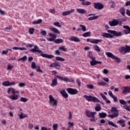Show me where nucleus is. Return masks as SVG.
I'll return each mask as SVG.
<instances>
[{
	"instance_id": "26",
	"label": "nucleus",
	"mask_w": 130,
	"mask_h": 130,
	"mask_svg": "<svg viewBox=\"0 0 130 130\" xmlns=\"http://www.w3.org/2000/svg\"><path fill=\"white\" fill-rule=\"evenodd\" d=\"M100 42H102V40L93 39L90 41V43H92L93 44H98Z\"/></svg>"
},
{
	"instance_id": "2",
	"label": "nucleus",
	"mask_w": 130,
	"mask_h": 130,
	"mask_svg": "<svg viewBox=\"0 0 130 130\" xmlns=\"http://www.w3.org/2000/svg\"><path fill=\"white\" fill-rule=\"evenodd\" d=\"M118 50L121 54H126V53L130 52V46L128 45L121 46L119 48Z\"/></svg>"
},
{
	"instance_id": "7",
	"label": "nucleus",
	"mask_w": 130,
	"mask_h": 130,
	"mask_svg": "<svg viewBox=\"0 0 130 130\" xmlns=\"http://www.w3.org/2000/svg\"><path fill=\"white\" fill-rule=\"evenodd\" d=\"M89 58L92 59V60L90 62V66H91L92 67L96 66V64H101V63H102V61L96 60V58L94 57L89 56Z\"/></svg>"
},
{
	"instance_id": "53",
	"label": "nucleus",
	"mask_w": 130,
	"mask_h": 130,
	"mask_svg": "<svg viewBox=\"0 0 130 130\" xmlns=\"http://www.w3.org/2000/svg\"><path fill=\"white\" fill-rule=\"evenodd\" d=\"M41 34H42V35H43V36H46V31L42 29L41 31Z\"/></svg>"
},
{
	"instance_id": "32",
	"label": "nucleus",
	"mask_w": 130,
	"mask_h": 130,
	"mask_svg": "<svg viewBox=\"0 0 130 130\" xmlns=\"http://www.w3.org/2000/svg\"><path fill=\"white\" fill-rule=\"evenodd\" d=\"M93 48L95 51H98V52H100V51H101L100 48L97 45H93Z\"/></svg>"
},
{
	"instance_id": "63",
	"label": "nucleus",
	"mask_w": 130,
	"mask_h": 130,
	"mask_svg": "<svg viewBox=\"0 0 130 130\" xmlns=\"http://www.w3.org/2000/svg\"><path fill=\"white\" fill-rule=\"evenodd\" d=\"M49 12L51 14H54L55 13V10L54 9H49Z\"/></svg>"
},
{
	"instance_id": "16",
	"label": "nucleus",
	"mask_w": 130,
	"mask_h": 130,
	"mask_svg": "<svg viewBox=\"0 0 130 130\" xmlns=\"http://www.w3.org/2000/svg\"><path fill=\"white\" fill-rule=\"evenodd\" d=\"M86 116H87V117H91V119H90V121L95 122L96 121V119H97V118H95L94 114H86Z\"/></svg>"
},
{
	"instance_id": "34",
	"label": "nucleus",
	"mask_w": 130,
	"mask_h": 130,
	"mask_svg": "<svg viewBox=\"0 0 130 130\" xmlns=\"http://www.w3.org/2000/svg\"><path fill=\"white\" fill-rule=\"evenodd\" d=\"M95 110L96 111H100L101 110V106H100V104H96Z\"/></svg>"
},
{
	"instance_id": "36",
	"label": "nucleus",
	"mask_w": 130,
	"mask_h": 130,
	"mask_svg": "<svg viewBox=\"0 0 130 130\" xmlns=\"http://www.w3.org/2000/svg\"><path fill=\"white\" fill-rule=\"evenodd\" d=\"M118 116V114H111L108 115V117H110L112 119L113 118H115V117H117Z\"/></svg>"
},
{
	"instance_id": "59",
	"label": "nucleus",
	"mask_w": 130,
	"mask_h": 130,
	"mask_svg": "<svg viewBox=\"0 0 130 130\" xmlns=\"http://www.w3.org/2000/svg\"><path fill=\"white\" fill-rule=\"evenodd\" d=\"M109 71L107 69H104L103 71V74H104V75H106L107 74H108Z\"/></svg>"
},
{
	"instance_id": "30",
	"label": "nucleus",
	"mask_w": 130,
	"mask_h": 130,
	"mask_svg": "<svg viewBox=\"0 0 130 130\" xmlns=\"http://www.w3.org/2000/svg\"><path fill=\"white\" fill-rule=\"evenodd\" d=\"M59 50H62V51H64V52H67L68 51V49L66 48L64 46H62L58 48Z\"/></svg>"
},
{
	"instance_id": "46",
	"label": "nucleus",
	"mask_w": 130,
	"mask_h": 130,
	"mask_svg": "<svg viewBox=\"0 0 130 130\" xmlns=\"http://www.w3.org/2000/svg\"><path fill=\"white\" fill-rule=\"evenodd\" d=\"M86 87L87 88V89H94V85H93V84H88L86 85Z\"/></svg>"
},
{
	"instance_id": "57",
	"label": "nucleus",
	"mask_w": 130,
	"mask_h": 130,
	"mask_svg": "<svg viewBox=\"0 0 130 130\" xmlns=\"http://www.w3.org/2000/svg\"><path fill=\"white\" fill-rule=\"evenodd\" d=\"M76 82L78 84V85L79 86V87H80L81 86V80H80V79L77 78L76 79Z\"/></svg>"
},
{
	"instance_id": "47",
	"label": "nucleus",
	"mask_w": 130,
	"mask_h": 130,
	"mask_svg": "<svg viewBox=\"0 0 130 130\" xmlns=\"http://www.w3.org/2000/svg\"><path fill=\"white\" fill-rule=\"evenodd\" d=\"M19 117L20 119H23V118H25V117H27V115H24V114H19Z\"/></svg>"
},
{
	"instance_id": "9",
	"label": "nucleus",
	"mask_w": 130,
	"mask_h": 130,
	"mask_svg": "<svg viewBox=\"0 0 130 130\" xmlns=\"http://www.w3.org/2000/svg\"><path fill=\"white\" fill-rule=\"evenodd\" d=\"M93 7L94 9H95L96 10H99V11H100V10L104 9V5H103V4L101 3H94L93 5Z\"/></svg>"
},
{
	"instance_id": "31",
	"label": "nucleus",
	"mask_w": 130,
	"mask_h": 130,
	"mask_svg": "<svg viewBox=\"0 0 130 130\" xmlns=\"http://www.w3.org/2000/svg\"><path fill=\"white\" fill-rule=\"evenodd\" d=\"M55 59L57 61H64V60H66V59L64 58H63L61 57H59V56H56L55 57Z\"/></svg>"
},
{
	"instance_id": "54",
	"label": "nucleus",
	"mask_w": 130,
	"mask_h": 130,
	"mask_svg": "<svg viewBox=\"0 0 130 130\" xmlns=\"http://www.w3.org/2000/svg\"><path fill=\"white\" fill-rule=\"evenodd\" d=\"M100 95H101L102 98L103 99V100H105L107 98H106V96H105V95H104V94H103V93H101Z\"/></svg>"
},
{
	"instance_id": "60",
	"label": "nucleus",
	"mask_w": 130,
	"mask_h": 130,
	"mask_svg": "<svg viewBox=\"0 0 130 130\" xmlns=\"http://www.w3.org/2000/svg\"><path fill=\"white\" fill-rule=\"evenodd\" d=\"M103 80L105 81V82H106L107 83H109V79H108V78L104 77L103 78Z\"/></svg>"
},
{
	"instance_id": "41",
	"label": "nucleus",
	"mask_w": 130,
	"mask_h": 130,
	"mask_svg": "<svg viewBox=\"0 0 130 130\" xmlns=\"http://www.w3.org/2000/svg\"><path fill=\"white\" fill-rule=\"evenodd\" d=\"M119 103L120 104H122L124 106L125 105H126V104L127 103V102H126L125 101L123 100H119Z\"/></svg>"
},
{
	"instance_id": "61",
	"label": "nucleus",
	"mask_w": 130,
	"mask_h": 130,
	"mask_svg": "<svg viewBox=\"0 0 130 130\" xmlns=\"http://www.w3.org/2000/svg\"><path fill=\"white\" fill-rule=\"evenodd\" d=\"M13 68H14V67L12 65H8V68H7V70L8 71H11V70H12V69H13Z\"/></svg>"
},
{
	"instance_id": "22",
	"label": "nucleus",
	"mask_w": 130,
	"mask_h": 130,
	"mask_svg": "<svg viewBox=\"0 0 130 130\" xmlns=\"http://www.w3.org/2000/svg\"><path fill=\"white\" fill-rule=\"evenodd\" d=\"M57 79L56 78H54V79L52 80L51 86V87H54V86H57Z\"/></svg>"
},
{
	"instance_id": "3",
	"label": "nucleus",
	"mask_w": 130,
	"mask_h": 130,
	"mask_svg": "<svg viewBox=\"0 0 130 130\" xmlns=\"http://www.w3.org/2000/svg\"><path fill=\"white\" fill-rule=\"evenodd\" d=\"M83 98H85L86 100L88 101V102H94V103H100V100L98 99L95 96H93L92 95H83Z\"/></svg>"
},
{
	"instance_id": "62",
	"label": "nucleus",
	"mask_w": 130,
	"mask_h": 130,
	"mask_svg": "<svg viewBox=\"0 0 130 130\" xmlns=\"http://www.w3.org/2000/svg\"><path fill=\"white\" fill-rule=\"evenodd\" d=\"M18 86L20 87H24V86H26V84L24 83H20L18 84Z\"/></svg>"
},
{
	"instance_id": "23",
	"label": "nucleus",
	"mask_w": 130,
	"mask_h": 130,
	"mask_svg": "<svg viewBox=\"0 0 130 130\" xmlns=\"http://www.w3.org/2000/svg\"><path fill=\"white\" fill-rule=\"evenodd\" d=\"M117 123H119L122 127H124L125 126V120L123 119L118 121Z\"/></svg>"
},
{
	"instance_id": "51",
	"label": "nucleus",
	"mask_w": 130,
	"mask_h": 130,
	"mask_svg": "<svg viewBox=\"0 0 130 130\" xmlns=\"http://www.w3.org/2000/svg\"><path fill=\"white\" fill-rule=\"evenodd\" d=\"M98 85H99V86H105L106 83L105 82L102 81V82H98Z\"/></svg>"
},
{
	"instance_id": "19",
	"label": "nucleus",
	"mask_w": 130,
	"mask_h": 130,
	"mask_svg": "<svg viewBox=\"0 0 130 130\" xmlns=\"http://www.w3.org/2000/svg\"><path fill=\"white\" fill-rule=\"evenodd\" d=\"M111 111L112 112V113H114V114H118L119 110H117L116 107H112Z\"/></svg>"
},
{
	"instance_id": "14",
	"label": "nucleus",
	"mask_w": 130,
	"mask_h": 130,
	"mask_svg": "<svg viewBox=\"0 0 130 130\" xmlns=\"http://www.w3.org/2000/svg\"><path fill=\"white\" fill-rule=\"evenodd\" d=\"M75 12V9H71V10H69L67 11H64L62 13V16H68L70 15V14H73V13Z\"/></svg>"
},
{
	"instance_id": "10",
	"label": "nucleus",
	"mask_w": 130,
	"mask_h": 130,
	"mask_svg": "<svg viewBox=\"0 0 130 130\" xmlns=\"http://www.w3.org/2000/svg\"><path fill=\"white\" fill-rule=\"evenodd\" d=\"M2 85L3 86H4V87H9V86L16 85V82H10L9 81H5L2 83Z\"/></svg>"
},
{
	"instance_id": "43",
	"label": "nucleus",
	"mask_w": 130,
	"mask_h": 130,
	"mask_svg": "<svg viewBox=\"0 0 130 130\" xmlns=\"http://www.w3.org/2000/svg\"><path fill=\"white\" fill-rule=\"evenodd\" d=\"M20 60H22V61H26L27 60V56H24L21 58L18 59V61Z\"/></svg>"
},
{
	"instance_id": "56",
	"label": "nucleus",
	"mask_w": 130,
	"mask_h": 130,
	"mask_svg": "<svg viewBox=\"0 0 130 130\" xmlns=\"http://www.w3.org/2000/svg\"><path fill=\"white\" fill-rule=\"evenodd\" d=\"M36 71H37V72H38L39 73H43V71H42L41 69H40V67H38V68H36Z\"/></svg>"
},
{
	"instance_id": "38",
	"label": "nucleus",
	"mask_w": 130,
	"mask_h": 130,
	"mask_svg": "<svg viewBox=\"0 0 130 130\" xmlns=\"http://www.w3.org/2000/svg\"><path fill=\"white\" fill-rule=\"evenodd\" d=\"M79 27L81 28V30H82L83 32H86V31H87V28H86V26L85 25L80 24L79 25Z\"/></svg>"
},
{
	"instance_id": "35",
	"label": "nucleus",
	"mask_w": 130,
	"mask_h": 130,
	"mask_svg": "<svg viewBox=\"0 0 130 130\" xmlns=\"http://www.w3.org/2000/svg\"><path fill=\"white\" fill-rule=\"evenodd\" d=\"M99 18V16H92L88 18L89 21H93V20H96Z\"/></svg>"
},
{
	"instance_id": "18",
	"label": "nucleus",
	"mask_w": 130,
	"mask_h": 130,
	"mask_svg": "<svg viewBox=\"0 0 130 130\" xmlns=\"http://www.w3.org/2000/svg\"><path fill=\"white\" fill-rule=\"evenodd\" d=\"M56 78H57L59 80L61 81H64V82H69V78L67 77L63 78V77H61L60 76L57 75Z\"/></svg>"
},
{
	"instance_id": "64",
	"label": "nucleus",
	"mask_w": 130,
	"mask_h": 130,
	"mask_svg": "<svg viewBox=\"0 0 130 130\" xmlns=\"http://www.w3.org/2000/svg\"><path fill=\"white\" fill-rule=\"evenodd\" d=\"M8 53L7 50L6 51L3 50L2 53V55H5V54H7Z\"/></svg>"
},
{
	"instance_id": "58",
	"label": "nucleus",
	"mask_w": 130,
	"mask_h": 130,
	"mask_svg": "<svg viewBox=\"0 0 130 130\" xmlns=\"http://www.w3.org/2000/svg\"><path fill=\"white\" fill-rule=\"evenodd\" d=\"M41 130H51V128H47L45 126H43L41 127Z\"/></svg>"
},
{
	"instance_id": "50",
	"label": "nucleus",
	"mask_w": 130,
	"mask_h": 130,
	"mask_svg": "<svg viewBox=\"0 0 130 130\" xmlns=\"http://www.w3.org/2000/svg\"><path fill=\"white\" fill-rule=\"evenodd\" d=\"M57 128H58V125L57 124H54L53 125V129L57 130Z\"/></svg>"
},
{
	"instance_id": "5",
	"label": "nucleus",
	"mask_w": 130,
	"mask_h": 130,
	"mask_svg": "<svg viewBox=\"0 0 130 130\" xmlns=\"http://www.w3.org/2000/svg\"><path fill=\"white\" fill-rule=\"evenodd\" d=\"M49 103L51 106H57V100L54 99V98H53V96H52V95H49Z\"/></svg>"
},
{
	"instance_id": "15",
	"label": "nucleus",
	"mask_w": 130,
	"mask_h": 130,
	"mask_svg": "<svg viewBox=\"0 0 130 130\" xmlns=\"http://www.w3.org/2000/svg\"><path fill=\"white\" fill-rule=\"evenodd\" d=\"M41 56H42V57H46V58H53V57H54L53 55H49L45 53H42Z\"/></svg>"
},
{
	"instance_id": "4",
	"label": "nucleus",
	"mask_w": 130,
	"mask_h": 130,
	"mask_svg": "<svg viewBox=\"0 0 130 130\" xmlns=\"http://www.w3.org/2000/svg\"><path fill=\"white\" fill-rule=\"evenodd\" d=\"M106 55L108 56V57H110V58H112V59H114L117 63H119L121 61V59L120 58H118V57L115 56L111 52H106Z\"/></svg>"
},
{
	"instance_id": "52",
	"label": "nucleus",
	"mask_w": 130,
	"mask_h": 130,
	"mask_svg": "<svg viewBox=\"0 0 130 130\" xmlns=\"http://www.w3.org/2000/svg\"><path fill=\"white\" fill-rule=\"evenodd\" d=\"M31 68H32L34 70L36 69V63L35 62H32L31 63Z\"/></svg>"
},
{
	"instance_id": "39",
	"label": "nucleus",
	"mask_w": 130,
	"mask_h": 130,
	"mask_svg": "<svg viewBox=\"0 0 130 130\" xmlns=\"http://www.w3.org/2000/svg\"><path fill=\"white\" fill-rule=\"evenodd\" d=\"M41 23H42V19H38L37 21H34L32 22V24H40Z\"/></svg>"
},
{
	"instance_id": "21",
	"label": "nucleus",
	"mask_w": 130,
	"mask_h": 130,
	"mask_svg": "<svg viewBox=\"0 0 130 130\" xmlns=\"http://www.w3.org/2000/svg\"><path fill=\"white\" fill-rule=\"evenodd\" d=\"M60 94L62 95V96H63V97H64V98H68V97H69V94H68L67 93V92L66 91V90L64 89L61 90L60 91Z\"/></svg>"
},
{
	"instance_id": "8",
	"label": "nucleus",
	"mask_w": 130,
	"mask_h": 130,
	"mask_svg": "<svg viewBox=\"0 0 130 130\" xmlns=\"http://www.w3.org/2000/svg\"><path fill=\"white\" fill-rule=\"evenodd\" d=\"M67 91L70 95H76L79 93L78 90L72 88H68L67 89Z\"/></svg>"
},
{
	"instance_id": "11",
	"label": "nucleus",
	"mask_w": 130,
	"mask_h": 130,
	"mask_svg": "<svg viewBox=\"0 0 130 130\" xmlns=\"http://www.w3.org/2000/svg\"><path fill=\"white\" fill-rule=\"evenodd\" d=\"M29 51L31 52H38V53H42V51L39 49V47L37 45H35L33 49H30Z\"/></svg>"
},
{
	"instance_id": "45",
	"label": "nucleus",
	"mask_w": 130,
	"mask_h": 130,
	"mask_svg": "<svg viewBox=\"0 0 130 130\" xmlns=\"http://www.w3.org/2000/svg\"><path fill=\"white\" fill-rule=\"evenodd\" d=\"M20 101L21 102H27V101H28V99L26 98L21 97L20 98Z\"/></svg>"
},
{
	"instance_id": "13",
	"label": "nucleus",
	"mask_w": 130,
	"mask_h": 130,
	"mask_svg": "<svg viewBox=\"0 0 130 130\" xmlns=\"http://www.w3.org/2000/svg\"><path fill=\"white\" fill-rule=\"evenodd\" d=\"M122 89H123L122 93V94H124V95H125L127 93H130V87H122Z\"/></svg>"
},
{
	"instance_id": "25",
	"label": "nucleus",
	"mask_w": 130,
	"mask_h": 130,
	"mask_svg": "<svg viewBox=\"0 0 130 130\" xmlns=\"http://www.w3.org/2000/svg\"><path fill=\"white\" fill-rule=\"evenodd\" d=\"M76 11L77 13H78V14H84L87 13V11L83 9H77Z\"/></svg>"
},
{
	"instance_id": "20",
	"label": "nucleus",
	"mask_w": 130,
	"mask_h": 130,
	"mask_svg": "<svg viewBox=\"0 0 130 130\" xmlns=\"http://www.w3.org/2000/svg\"><path fill=\"white\" fill-rule=\"evenodd\" d=\"M9 98L11 100H18V99H19V95L16 94H13V95L10 96Z\"/></svg>"
},
{
	"instance_id": "29",
	"label": "nucleus",
	"mask_w": 130,
	"mask_h": 130,
	"mask_svg": "<svg viewBox=\"0 0 130 130\" xmlns=\"http://www.w3.org/2000/svg\"><path fill=\"white\" fill-rule=\"evenodd\" d=\"M55 43L56 44H59V43H63V40L61 39H57L54 41Z\"/></svg>"
},
{
	"instance_id": "48",
	"label": "nucleus",
	"mask_w": 130,
	"mask_h": 130,
	"mask_svg": "<svg viewBox=\"0 0 130 130\" xmlns=\"http://www.w3.org/2000/svg\"><path fill=\"white\" fill-rule=\"evenodd\" d=\"M53 25L54 26H56V27H59V28H61V25H60V24H59V22H54L53 23Z\"/></svg>"
},
{
	"instance_id": "24",
	"label": "nucleus",
	"mask_w": 130,
	"mask_h": 130,
	"mask_svg": "<svg viewBox=\"0 0 130 130\" xmlns=\"http://www.w3.org/2000/svg\"><path fill=\"white\" fill-rule=\"evenodd\" d=\"M50 29L52 32H53L56 34H60V31H59V30L56 28L52 27V28H50Z\"/></svg>"
},
{
	"instance_id": "33",
	"label": "nucleus",
	"mask_w": 130,
	"mask_h": 130,
	"mask_svg": "<svg viewBox=\"0 0 130 130\" xmlns=\"http://www.w3.org/2000/svg\"><path fill=\"white\" fill-rule=\"evenodd\" d=\"M90 34H91V32L88 31V32L84 33L83 34L82 36L83 37H90V36H91Z\"/></svg>"
},
{
	"instance_id": "1",
	"label": "nucleus",
	"mask_w": 130,
	"mask_h": 130,
	"mask_svg": "<svg viewBox=\"0 0 130 130\" xmlns=\"http://www.w3.org/2000/svg\"><path fill=\"white\" fill-rule=\"evenodd\" d=\"M108 33H102V37H104V38H113V36H115L116 37H120V36H122V32L121 31H116L115 30H112L109 29L108 30Z\"/></svg>"
},
{
	"instance_id": "37",
	"label": "nucleus",
	"mask_w": 130,
	"mask_h": 130,
	"mask_svg": "<svg viewBox=\"0 0 130 130\" xmlns=\"http://www.w3.org/2000/svg\"><path fill=\"white\" fill-rule=\"evenodd\" d=\"M119 12L122 15V16H124V14L125 13V10H124V8H120L119 10Z\"/></svg>"
},
{
	"instance_id": "44",
	"label": "nucleus",
	"mask_w": 130,
	"mask_h": 130,
	"mask_svg": "<svg viewBox=\"0 0 130 130\" xmlns=\"http://www.w3.org/2000/svg\"><path fill=\"white\" fill-rule=\"evenodd\" d=\"M124 109H126L127 111L130 112V106L125 105L123 106Z\"/></svg>"
},
{
	"instance_id": "6",
	"label": "nucleus",
	"mask_w": 130,
	"mask_h": 130,
	"mask_svg": "<svg viewBox=\"0 0 130 130\" xmlns=\"http://www.w3.org/2000/svg\"><path fill=\"white\" fill-rule=\"evenodd\" d=\"M119 23H120V26H121V21L120 22L119 19L116 20L114 19L113 20L109 21V24L111 27H115V26H117Z\"/></svg>"
},
{
	"instance_id": "55",
	"label": "nucleus",
	"mask_w": 130,
	"mask_h": 130,
	"mask_svg": "<svg viewBox=\"0 0 130 130\" xmlns=\"http://www.w3.org/2000/svg\"><path fill=\"white\" fill-rule=\"evenodd\" d=\"M19 90H15L14 88H12V94H19Z\"/></svg>"
},
{
	"instance_id": "40",
	"label": "nucleus",
	"mask_w": 130,
	"mask_h": 130,
	"mask_svg": "<svg viewBox=\"0 0 130 130\" xmlns=\"http://www.w3.org/2000/svg\"><path fill=\"white\" fill-rule=\"evenodd\" d=\"M34 31H35V28H30L29 29L28 32L30 35L34 34Z\"/></svg>"
},
{
	"instance_id": "28",
	"label": "nucleus",
	"mask_w": 130,
	"mask_h": 130,
	"mask_svg": "<svg viewBox=\"0 0 130 130\" xmlns=\"http://www.w3.org/2000/svg\"><path fill=\"white\" fill-rule=\"evenodd\" d=\"M81 5L82 6H91V2L88 1H84L81 3Z\"/></svg>"
},
{
	"instance_id": "42",
	"label": "nucleus",
	"mask_w": 130,
	"mask_h": 130,
	"mask_svg": "<svg viewBox=\"0 0 130 130\" xmlns=\"http://www.w3.org/2000/svg\"><path fill=\"white\" fill-rule=\"evenodd\" d=\"M49 35L50 37L52 38L54 40H55V39L56 38V35L55 34L50 33L49 34Z\"/></svg>"
},
{
	"instance_id": "49",
	"label": "nucleus",
	"mask_w": 130,
	"mask_h": 130,
	"mask_svg": "<svg viewBox=\"0 0 130 130\" xmlns=\"http://www.w3.org/2000/svg\"><path fill=\"white\" fill-rule=\"evenodd\" d=\"M86 114H96V113L95 112H91L89 110H86Z\"/></svg>"
},
{
	"instance_id": "27",
	"label": "nucleus",
	"mask_w": 130,
	"mask_h": 130,
	"mask_svg": "<svg viewBox=\"0 0 130 130\" xmlns=\"http://www.w3.org/2000/svg\"><path fill=\"white\" fill-rule=\"evenodd\" d=\"M108 124H109V125H111V126H113V127H115L116 128H118V126L114 124V123H113V122L112 121H108Z\"/></svg>"
},
{
	"instance_id": "12",
	"label": "nucleus",
	"mask_w": 130,
	"mask_h": 130,
	"mask_svg": "<svg viewBox=\"0 0 130 130\" xmlns=\"http://www.w3.org/2000/svg\"><path fill=\"white\" fill-rule=\"evenodd\" d=\"M123 28L126 29L123 30V32L125 35L130 34V27L128 25H124L123 26Z\"/></svg>"
},
{
	"instance_id": "17",
	"label": "nucleus",
	"mask_w": 130,
	"mask_h": 130,
	"mask_svg": "<svg viewBox=\"0 0 130 130\" xmlns=\"http://www.w3.org/2000/svg\"><path fill=\"white\" fill-rule=\"evenodd\" d=\"M69 40L71 41H74V42H80V40H79V39L78 38V37L75 36H72L70 37Z\"/></svg>"
}]
</instances>
